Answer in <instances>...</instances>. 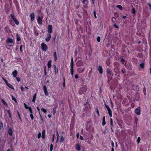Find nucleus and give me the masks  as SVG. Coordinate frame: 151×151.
I'll use <instances>...</instances> for the list:
<instances>
[{"label": "nucleus", "mask_w": 151, "mask_h": 151, "mask_svg": "<svg viewBox=\"0 0 151 151\" xmlns=\"http://www.w3.org/2000/svg\"><path fill=\"white\" fill-rule=\"evenodd\" d=\"M87 91V87L85 86L81 87L79 91V93L81 95L82 94H84L86 93Z\"/></svg>", "instance_id": "obj_1"}, {"label": "nucleus", "mask_w": 151, "mask_h": 151, "mask_svg": "<svg viewBox=\"0 0 151 151\" xmlns=\"http://www.w3.org/2000/svg\"><path fill=\"white\" fill-rule=\"evenodd\" d=\"M10 16L11 19L14 20L15 24L17 25H18L19 24V22L17 20L16 18L14 16V14H11L10 15Z\"/></svg>", "instance_id": "obj_2"}, {"label": "nucleus", "mask_w": 151, "mask_h": 151, "mask_svg": "<svg viewBox=\"0 0 151 151\" xmlns=\"http://www.w3.org/2000/svg\"><path fill=\"white\" fill-rule=\"evenodd\" d=\"M42 49V50L46 51L48 49L47 46L46 44L42 43L41 44Z\"/></svg>", "instance_id": "obj_3"}, {"label": "nucleus", "mask_w": 151, "mask_h": 151, "mask_svg": "<svg viewBox=\"0 0 151 151\" xmlns=\"http://www.w3.org/2000/svg\"><path fill=\"white\" fill-rule=\"evenodd\" d=\"M104 105H105V107L107 109L108 111V113L109 114V115L111 117L112 116V111H111V109H110V108L109 107V106L108 105H107L105 104Z\"/></svg>", "instance_id": "obj_4"}, {"label": "nucleus", "mask_w": 151, "mask_h": 151, "mask_svg": "<svg viewBox=\"0 0 151 151\" xmlns=\"http://www.w3.org/2000/svg\"><path fill=\"white\" fill-rule=\"evenodd\" d=\"M6 43L7 45H8V43L13 44V45L14 44V42L13 41V40L10 37L7 38Z\"/></svg>", "instance_id": "obj_5"}, {"label": "nucleus", "mask_w": 151, "mask_h": 151, "mask_svg": "<svg viewBox=\"0 0 151 151\" xmlns=\"http://www.w3.org/2000/svg\"><path fill=\"white\" fill-rule=\"evenodd\" d=\"M135 113L138 115H139L140 113V107L139 106L135 110Z\"/></svg>", "instance_id": "obj_6"}, {"label": "nucleus", "mask_w": 151, "mask_h": 151, "mask_svg": "<svg viewBox=\"0 0 151 151\" xmlns=\"http://www.w3.org/2000/svg\"><path fill=\"white\" fill-rule=\"evenodd\" d=\"M37 20L38 23L41 25L42 24V19L41 18L40 16H38L37 17Z\"/></svg>", "instance_id": "obj_7"}, {"label": "nucleus", "mask_w": 151, "mask_h": 151, "mask_svg": "<svg viewBox=\"0 0 151 151\" xmlns=\"http://www.w3.org/2000/svg\"><path fill=\"white\" fill-rule=\"evenodd\" d=\"M52 25L51 24H49L48 26L47 31L48 32L50 33H51L52 32Z\"/></svg>", "instance_id": "obj_8"}, {"label": "nucleus", "mask_w": 151, "mask_h": 151, "mask_svg": "<svg viewBox=\"0 0 151 151\" xmlns=\"http://www.w3.org/2000/svg\"><path fill=\"white\" fill-rule=\"evenodd\" d=\"M43 90L45 96H48V93L46 86L45 85L43 86Z\"/></svg>", "instance_id": "obj_9"}, {"label": "nucleus", "mask_w": 151, "mask_h": 151, "mask_svg": "<svg viewBox=\"0 0 151 151\" xmlns=\"http://www.w3.org/2000/svg\"><path fill=\"white\" fill-rule=\"evenodd\" d=\"M85 69L84 67L82 68H78L77 70L78 73H83Z\"/></svg>", "instance_id": "obj_10"}, {"label": "nucleus", "mask_w": 151, "mask_h": 151, "mask_svg": "<svg viewBox=\"0 0 151 151\" xmlns=\"http://www.w3.org/2000/svg\"><path fill=\"white\" fill-rule=\"evenodd\" d=\"M98 70L100 74H102L103 73V68L101 65H99V66Z\"/></svg>", "instance_id": "obj_11"}, {"label": "nucleus", "mask_w": 151, "mask_h": 151, "mask_svg": "<svg viewBox=\"0 0 151 151\" xmlns=\"http://www.w3.org/2000/svg\"><path fill=\"white\" fill-rule=\"evenodd\" d=\"M106 72L110 76H113V74H112V72L110 69L108 68L106 71Z\"/></svg>", "instance_id": "obj_12"}, {"label": "nucleus", "mask_w": 151, "mask_h": 151, "mask_svg": "<svg viewBox=\"0 0 151 151\" xmlns=\"http://www.w3.org/2000/svg\"><path fill=\"white\" fill-rule=\"evenodd\" d=\"M29 17L31 18V20L32 21L34 20L35 18L34 13H33L32 14L30 13Z\"/></svg>", "instance_id": "obj_13"}, {"label": "nucleus", "mask_w": 151, "mask_h": 151, "mask_svg": "<svg viewBox=\"0 0 151 151\" xmlns=\"http://www.w3.org/2000/svg\"><path fill=\"white\" fill-rule=\"evenodd\" d=\"M83 64V62L81 60H78L76 63V65L77 67L82 66Z\"/></svg>", "instance_id": "obj_14"}, {"label": "nucleus", "mask_w": 151, "mask_h": 151, "mask_svg": "<svg viewBox=\"0 0 151 151\" xmlns=\"http://www.w3.org/2000/svg\"><path fill=\"white\" fill-rule=\"evenodd\" d=\"M126 49L128 51V52H129V50L127 49V48H126L125 46H122V52L124 53H125V52H126Z\"/></svg>", "instance_id": "obj_15"}, {"label": "nucleus", "mask_w": 151, "mask_h": 151, "mask_svg": "<svg viewBox=\"0 0 151 151\" xmlns=\"http://www.w3.org/2000/svg\"><path fill=\"white\" fill-rule=\"evenodd\" d=\"M133 88L135 90L139 91V88L138 85H133Z\"/></svg>", "instance_id": "obj_16"}, {"label": "nucleus", "mask_w": 151, "mask_h": 151, "mask_svg": "<svg viewBox=\"0 0 151 151\" xmlns=\"http://www.w3.org/2000/svg\"><path fill=\"white\" fill-rule=\"evenodd\" d=\"M51 37V36L50 34H47V37H46L45 40L47 42H48L49 41L50 38Z\"/></svg>", "instance_id": "obj_17"}, {"label": "nucleus", "mask_w": 151, "mask_h": 151, "mask_svg": "<svg viewBox=\"0 0 151 151\" xmlns=\"http://www.w3.org/2000/svg\"><path fill=\"white\" fill-rule=\"evenodd\" d=\"M45 130H43L42 132V137L43 139H45Z\"/></svg>", "instance_id": "obj_18"}, {"label": "nucleus", "mask_w": 151, "mask_h": 151, "mask_svg": "<svg viewBox=\"0 0 151 151\" xmlns=\"http://www.w3.org/2000/svg\"><path fill=\"white\" fill-rule=\"evenodd\" d=\"M75 147L76 149L78 150V151H80L81 150V147L80 145L78 143H77L76 144L75 146Z\"/></svg>", "instance_id": "obj_19"}, {"label": "nucleus", "mask_w": 151, "mask_h": 151, "mask_svg": "<svg viewBox=\"0 0 151 151\" xmlns=\"http://www.w3.org/2000/svg\"><path fill=\"white\" fill-rule=\"evenodd\" d=\"M17 72L16 70H15L12 72L13 76L14 78H15L17 75Z\"/></svg>", "instance_id": "obj_20"}, {"label": "nucleus", "mask_w": 151, "mask_h": 151, "mask_svg": "<svg viewBox=\"0 0 151 151\" xmlns=\"http://www.w3.org/2000/svg\"><path fill=\"white\" fill-rule=\"evenodd\" d=\"M11 43H8V45H7L6 44V47L8 49H10V48H9V47H13L14 45L10 44Z\"/></svg>", "instance_id": "obj_21"}, {"label": "nucleus", "mask_w": 151, "mask_h": 151, "mask_svg": "<svg viewBox=\"0 0 151 151\" xmlns=\"http://www.w3.org/2000/svg\"><path fill=\"white\" fill-rule=\"evenodd\" d=\"M8 133L10 136H12L13 134V132L12 131V129L11 127H10L8 131Z\"/></svg>", "instance_id": "obj_22"}, {"label": "nucleus", "mask_w": 151, "mask_h": 151, "mask_svg": "<svg viewBox=\"0 0 151 151\" xmlns=\"http://www.w3.org/2000/svg\"><path fill=\"white\" fill-rule=\"evenodd\" d=\"M84 138L85 140V141L87 142L89 144H90L91 143V141L89 139L88 137H84Z\"/></svg>", "instance_id": "obj_23"}, {"label": "nucleus", "mask_w": 151, "mask_h": 151, "mask_svg": "<svg viewBox=\"0 0 151 151\" xmlns=\"http://www.w3.org/2000/svg\"><path fill=\"white\" fill-rule=\"evenodd\" d=\"M139 66L140 68L141 69L145 67V62H143L141 63L139 65Z\"/></svg>", "instance_id": "obj_24"}, {"label": "nucleus", "mask_w": 151, "mask_h": 151, "mask_svg": "<svg viewBox=\"0 0 151 151\" xmlns=\"http://www.w3.org/2000/svg\"><path fill=\"white\" fill-rule=\"evenodd\" d=\"M6 84L7 86L8 87H9L11 88L12 89L14 90V88L13 86L12 85L8 83H6Z\"/></svg>", "instance_id": "obj_25"}, {"label": "nucleus", "mask_w": 151, "mask_h": 151, "mask_svg": "<svg viewBox=\"0 0 151 151\" xmlns=\"http://www.w3.org/2000/svg\"><path fill=\"white\" fill-rule=\"evenodd\" d=\"M105 118V116H104L102 119V125L104 126L106 124Z\"/></svg>", "instance_id": "obj_26"}, {"label": "nucleus", "mask_w": 151, "mask_h": 151, "mask_svg": "<svg viewBox=\"0 0 151 151\" xmlns=\"http://www.w3.org/2000/svg\"><path fill=\"white\" fill-rule=\"evenodd\" d=\"M73 58H71L70 63V68H73Z\"/></svg>", "instance_id": "obj_27"}, {"label": "nucleus", "mask_w": 151, "mask_h": 151, "mask_svg": "<svg viewBox=\"0 0 151 151\" xmlns=\"http://www.w3.org/2000/svg\"><path fill=\"white\" fill-rule=\"evenodd\" d=\"M53 67H54V72H55V74H56L57 73H58V69H57V68L56 67L55 65H53Z\"/></svg>", "instance_id": "obj_28"}, {"label": "nucleus", "mask_w": 151, "mask_h": 151, "mask_svg": "<svg viewBox=\"0 0 151 151\" xmlns=\"http://www.w3.org/2000/svg\"><path fill=\"white\" fill-rule=\"evenodd\" d=\"M52 60H49L47 63V67L48 68H50L51 67Z\"/></svg>", "instance_id": "obj_29"}, {"label": "nucleus", "mask_w": 151, "mask_h": 151, "mask_svg": "<svg viewBox=\"0 0 151 151\" xmlns=\"http://www.w3.org/2000/svg\"><path fill=\"white\" fill-rule=\"evenodd\" d=\"M36 93H35L33 96V99H32V101L33 102H35V100H36Z\"/></svg>", "instance_id": "obj_30"}, {"label": "nucleus", "mask_w": 151, "mask_h": 151, "mask_svg": "<svg viewBox=\"0 0 151 151\" xmlns=\"http://www.w3.org/2000/svg\"><path fill=\"white\" fill-rule=\"evenodd\" d=\"M53 57L54 58V61H55L57 59V54L56 52H55L53 53Z\"/></svg>", "instance_id": "obj_31"}, {"label": "nucleus", "mask_w": 151, "mask_h": 151, "mask_svg": "<svg viewBox=\"0 0 151 151\" xmlns=\"http://www.w3.org/2000/svg\"><path fill=\"white\" fill-rule=\"evenodd\" d=\"M81 2L83 4L86 5L88 4V0H82Z\"/></svg>", "instance_id": "obj_32"}, {"label": "nucleus", "mask_w": 151, "mask_h": 151, "mask_svg": "<svg viewBox=\"0 0 151 151\" xmlns=\"http://www.w3.org/2000/svg\"><path fill=\"white\" fill-rule=\"evenodd\" d=\"M106 63L108 66H109L110 63V60L109 59L107 60L106 61Z\"/></svg>", "instance_id": "obj_33"}, {"label": "nucleus", "mask_w": 151, "mask_h": 151, "mask_svg": "<svg viewBox=\"0 0 151 151\" xmlns=\"http://www.w3.org/2000/svg\"><path fill=\"white\" fill-rule=\"evenodd\" d=\"M107 76L108 78V80H107V82L108 83H109L110 82V80H111L112 79V77H110L109 76H108L107 75Z\"/></svg>", "instance_id": "obj_34"}, {"label": "nucleus", "mask_w": 151, "mask_h": 151, "mask_svg": "<svg viewBox=\"0 0 151 151\" xmlns=\"http://www.w3.org/2000/svg\"><path fill=\"white\" fill-rule=\"evenodd\" d=\"M116 7L119 9L120 10L122 11L123 9L122 6L120 5H118L116 6Z\"/></svg>", "instance_id": "obj_35"}, {"label": "nucleus", "mask_w": 151, "mask_h": 151, "mask_svg": "<svg viewBox=\"0 0 151 151\" xmlns=\"http://www.w3.org/2000/svg\"><path fill=\"white\" fill-rule=\"evenodd\" d=\"M74 72L73 68H70V73L71 75L73 76Z\"/></svg>", "instance_id": "obj_36"}, {"label": "nucleus", "mask_w": 151, "mask_h": 151, "mask_svg": "<svg viewBox=\"0 0 151 151\" xmlns=\"http://www.w3.org/2000/svg\"><path fill=\"white\" fill-rule=\"evenodd\" d=\"M116 18L115 17H112L111 21L113 23H115V21H116Z\"/></svg>", "instance_id": "obj_37"}, {"label": "nucleus", "mask_w": 151, "mask_h": 151, "mask_svg": "<svg viewBox=\"0 0 151 151\" xmlns=\"http://www.w3.org/2000/svg\"><path fill=\"white\" fill-rule=\"evenodd\" d=\"M16 35L17 40L18 41H20L21 40L20 37L18 35V34H17Z\"/></svg>", "instance_id": "obj_38"}, {"label": "nucleus", "mask_w": 151, "mask_h": 151, "mask_svg": "<svg viewBox=\"0 0 151 151\" xmlns=\"http://www.w3.org/2000/svg\"><path fill=\"white\" fill-rule=\"evenodd\" d=\"M3 128V124L2 122L0 123V130H2Z\"/></svg>", "instance_id": "obj_39"}, {"label": "nucleus", "mask_w": 151, "mask_h": 151, "mask_svg": "<svg viewBox=\"0 0 151 151\" xmlns=\"http://www.w3.org/2000/svg\"><path fill=\"white\" fill-rule=\"evenodd\" d=\"M5 30L7 33H9L10 31L9 28L7 27H5Z\"/></svg>", "instance_id": "obj_40"}, {"label": "nucleus", "mask_w": 151, "mask_h": 151, "mask_svg": "<svg viewBox=\"0 0 151 151\" xmlns=\"http://www.w3.org/2000/svg\"><path fill=\"white\" fill-rule=\"evenodd\" d=\"M132 13L134 14L135 13V10L134 8L133 7L132 8Z\"/></svg>", "instance_id": "obj_41"}, {"label": "nucleus", "mask_w": 151, "mask_h": 151, "mask_svg": "<svg viewBox=\"0 0 151 151\" xmlns=\"http://www.w3.org/2000/svg\"><path fill=\"white\" fill-rule=\"evenodd\" d=\"M1 101L4 105L5 106L7 105V103L5 102V101H4V100H3V99H2L1 100Z\"/></svg>", "instance_id": "obj_42"}, {"label": "nucleus", "mask_w": 151, "mask_h": 151, "mask_svg": "<svg viewBox=\"0 0 151 151\" xmlns=\"http://www.w3.org/2000/svg\"><path fill=\"white\" fill-rule=\"evenodd\" d=\"M17 114H18V116H19V117L20 120V121H21V122H22V119L20 117V115L19 114V111H17Z\"/></svg>", "instance_id": "obj_43"}, {"label": "nucleus", "mask_w": 151, "mask_h": 151, "mask_svg": "<svg viewBox=\"0 0 151 151\" xmlns=\"http://www.w3.org/2000/svg\"><path fill=\"white\" fill-rule=\"evenodd\" d=\"M122 72V73L124 74L126 73V71L125 68H122L121 70Z\"/></svg>", "instance_id": "obj_44"}, {"label": "nucleus", "mask_w": 151, "mask_h": 151, "mask_svg": "<svg viewBox=\"0 0 151 151\" xmlns=\"http://www.w3.org/2000/svg\"><path fill=\"white\" fill-rule=\"evenodd\" d=\"M41 110L43 112H44L45 113H46L47 112L46 109H45L43 108H42L41 109Z\"/></svg>", "instance_id": "obj_45"}, {"label": "nucleus", "mask_w": 151, "mask_h": 151, "mask_svg": "<svg viewBox=\"0 0 151 151\" xmlns=\"http://www.w3.org/2000/svg\"><path fill=\"white\" fill-rule=\"evenodd\" d=\"M88 101H87L86 102V104H84V105L85 106L86 108H85V109H86V108H88Z\"/></svg>", "instance_id": "obj_46"}, {"label": "nucleus", "mask_w": 151, "mask_h": 151, "mask_svg": "<svg viewBox=\"0 0 151 151\" xmlns=\"http://www.w3.org/2000/svg\"><path fill=\"white\" fill-rule=\"evenodd\" d=\"M29 110V111L30 114H32L33 111H32V109L31 107H29V108L28 109Z\"/></svg>", "instance_id": "obj_47"}, {"label": "nucleus", "mask_w": 151, "mask_h": 151, "mask_svg": "<svg viewBox=\"0 0 151 151\" xmlns=\"http://www.w3.org/2000/svg\"><path fill=\"white\" fill-rule=\"evenodd\" d=\"M11 96L12 100L14 101L15 102L17 103V101L16 99L12 95H11Z\"/></svg>", "instance_id": "obj_48"}, {"label": "nucleus", "mask_w": 151, "mask_h": 151, "mask_svg": "<svg viewBox=\"0 0 151 151\" xmlns=\"http://www.w3.org/2000/svg\"><path fill=\"white\" fill-rule=\"evenodd\" d=\"M44 75H46V74H47V72H46V66H45L44 67Z\"/></svg>", "instance_id": "obj_49"}, {"label": "nucleus", "mask_w": 151, "mask_h": 151, "mask_svg": "<svg viewBox=\"0 0 151 151\" xmlns=\"http://www.w3.org/2000/svg\"><path fill=\"white\" fill-rule=\"evenodd\" d=\"M53 146L52 144H51L50 145V151H52L53 149Z\"/></svg>", "instance_id": "obj_50"}, {"label": "nucleus", "mask_w": 151, "mask_h": 151, "mask_svg": "<svg viewBox=\"0 0 151 151\" xmlns=\"http://www.w3.org/2000/svg\"><path fill=\"white\" fill-rule=\"evenodd\" d=\"M56 109H55V108H53V110L52 111L53 112V114L54 115H55V114L56 113Z\"/></svg>", "instance_id": "obj_51"}, {"label": "nucleus", "mask_w": 151, "mask_h": 151, "mask_svg": "<svg viewBox=\"0 0 151 151\" xmlns=\"http://www.w3.org/2000/svg\"><path fill=\"white\" fill-rule=\"evenodd\" d=\"M34 33L36 36H37L39 34L38 32L36 30H34Z\"/></svg>", "instance_id": "obj_52"}, {"label": "nucleus", "mask_w": 151, "mask_h": 151, "mask_svg": "<svg viewBox=\"0 0 151 151\" xmlns=\"http://www.w3.org/2000/svg\"><path fill=\"white\" fill-rule=\"evenodd\" d=\"M64 141V138L63 136H61L60 138V142H62Z\"/></svg>", "instance_id": "obj_53"}, {"label": "nucleus", "mask_w": 151, "mask_h": 151, "mask_svg": "<svg viewBox=\"0 0 151 151\" xmlns=\"http://www.w3.org/2000/svg\"><path fill=\"white\" fill-rule=\"evenodd\" d=\"M93 15L94 16V17H95V18L96 19L97 18V16H96V11L95 10L93 11Z\"/></svg>", "instance_id": "obj_54"}, {"label": "nucleus", "mask_w": 151, "mask_h": 151, "mask_svg": "<svg viewBox=\"0 0 151 151\" xmlns=\"http://www.w3.org/2000/svg\"><path fill=\"white\" fill-rule=\"evenodd\" d=\"M24 107L26 109H27L29 108V107H28V106L26 105L25 103H24Z\"/></svg>", "instance_id": "obj_55"}, {"label": "nucleus", "mask_w": 151, "mask_h": 151, "mask_svg": "<svg viewBox=\"0 0 151 151\" xmlns=\"http://www.w3.org/2000/svg\"><path fill=\"white\" fill-rule=\"evenodd\" d=\"M140 137H138L137 140V142L138 143H139L140 140Z\"/></svg>", "instance_id": "obj_56"}, {"label": "nucleus", "mask_w": 151, "mask_h": 151, "mask_svg": "<svg viewBox=\"0 0 151 151\" xmlns=\"http://www.w3.org/2000/svg\"><path fill=\"white\" fill-rule=\"evenodd\" d=\"M101 38L99 36L97 38V40L98 42H100V41Z\"/></svg>", "instance_id": "obj_57"}, {"label": "nucleus", "mask_w": 151, "mask_h": 151, "mask_svg": "<svg viewBox=\"0 0 151 151\" xmlns=\"http://www.w3.org/2000/svg\"><path fill=\"white\" fill-rule=\"evenodd\" d=\"M30 116L31 117V119L33 120L34 119V116L32 114H30Z\"/></svg>", "instance_id": "obj_58"}, {"label": "nucleus", "mask_w": 151, "mask_h": 151, "mask_svg": "<svg viewBox=\"0 0 151 151\" xmlns=\"http://www.w3.org/2000/svg\"><path fill=\"white\" fill-rule=\"evenodd\" d=\"M114 27L117 29H118L119 28V27L116 24H114Z\"/></svg>", "instance_id": "obj_59"}, {"label": "nucleus", "mask_w": 151, "mask_h": 151, "mask_svg": "<svg viewBox=\"0 0 151 151\" xmlns=\"http://www.w3.org/2000/svg\"><path fill=\"white\" fill-rule=\"evenodd\" d=\"M41 136V134L40 132H39L38 133V135H37V137L38 138H40Z\"/></svg>", "instance_id": "obj_60"}, {"label": "nucleus", "mask_w": 151, "mask_h": 151, "mask_svg": "<svg viewBox=\"0 0 151 151\" xmlns=\"http://www.w3.org/2000/svg\"><path fill=\"white\" fill-rule=\"evenodd\" d=\"M97 114H98V116L99 117L100 116V114L99 113V111L98 110V109H96V111Z\"/></svg>", "instance_id": "obj_61"}, {"label": "nucleus", "mask_w": 151, "mask_h": 151, "mask_svg": "<svg viewBox=\"0 0 151 151\" xmlns=\"http://www.w3.org/2000/svg\"><path fill=\"white\" fill-rule=\"evenodd\" d=\"M2 79L5 82L6 84L8 83L7 81L4 78H2Z\"/></svg>", "instance_id": "obj_62"}, {"label": "nucleus", "mask_w": 151, "mask_h": 151, "mask_svg": "<svg viewBox=\"0 0 151 151\" xmlns=\"http://www.w3.org/2000/svg\"><path fill=\"white\" fill-rule=\"evenodd\" d=\"M16 79L18 82L20 81V78L19 77H16Z\"/></svg>", "instance_id": "obj_63"}, {"label": "nucleus", "mask_w": 151, "mask_h": 151, "mask_svg": "<svg viewBox=\"0 0 151 151\" xmlns=\"http://www.w3.org/2000/svg\"><path fill=\"white\" fill-rule=\"evenodd\" d=\"M143 92L144 93V94L145 95H146V89L145 88H144V89H143Z\"/></svg>", "instance_id": "obj_64"}]
</instances>
